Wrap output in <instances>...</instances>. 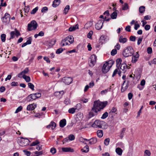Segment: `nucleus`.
<instances>
[{
    "label": "nucleus",
    "instance_id": "obj_57",
    "mask_svg": "<svg viewBox=\"0 0 156 156\" xmlns=\"http://www.w3.org/2000/svg\"><path fill=\"white\" fill-rule=\"evenodd\" d=\"M105 36L104 35H102L100 37L99 39V41H100V42H102L103 43V42L102 41H105Z\"/></svg>",
    "mask_w": 156,
    "mask_h": 156
},
{
    "label": "nucleus",
    "instance_id": "obj_48",
    "mask_svg": "<svg viewBox=\"0 0 156 156\" xmlns=\"http://www.w3.org/2000/svg\"><path fill=\"white\" fill-rule=\"evenodd\" d=\"M63 51V49L61 48L57 49L56 53L57 54H59L61 53Z\"/></svg>",
    "mask_w": 156,
    "mask_h": 156
},
{
    "label": "nucleus",
    "instance_id": "obj_64",
    "mask_svg": "<svg viewBox=\"0 0 156 156\" xmlns=\"http://www.w3.org/2000/svg\"><path fill=\"white\" fill-rule=\"evenodd\" d=\"M136 37L134 36H131L130 37V40L132 41H135L136 40Z\"/></svg>",
    "mask_w": 156,
    "mask_h": 156
},
{
    "label": "nucleus",
    "instance_id": "obj_20",
    "mask_svg": "<svg viewBox=\"0 0 156 156\" xmlns=\"http://www.w3.org/2000/svg\"><path fill=\"white\" fill-rule=\"evenodd\" d=\"M127 39L126 38H123V36H120L119 37V41L121 43L123 44H124L127 41Z\"/></svg>",
    "mask_w": 156,
    "mask_h": 156
},
{
    "label": "nucleus",
    "instance_id": "obj_60",
    "mask_svg": "<svg viewBox=\"0 0 156 156\" xmlns=\"http://www.w3.org/2000/svg\"><path fill=\"white\" fill-rule=\"evenodd\" d=\"M69 141V140L68 137H66L64 138L62 141V142L63 143V144H64V143L68 142Z\"/></svg>",
    "mask_w": 156,
    "mask_h": 156
},
{
    "label": "nucleus",
    "instance_id": "obj_35",
    "mask_svg": "<svg viewBox=\"0 0 156 156\" xmlns=\"http://www.w3.org/2000/svg\"><path fill=\"white\" fill-rule=\"evenodd\" d=\"M1 38L2 42H5L6 39V35L5 34H2L1 36Z\"/></svg>",
    "mask_w": 156,
    "mask_h": 156
},
{
    "label": "nucleus",
    "instance_id": "obj_51",
    "mask_svg": "<svg viewBox=\"0 0 156 156\" xmlns=\"http://www.w3.org/2000/svg\"><path fill=\"white\" fill-rule=\"evenodd\" d=\"M25 76L26 75L23 74V73L21 72L18 74V77L19 78H22V77L23 78L24 76Z\"/></svg>",
    "mask_w": 156,
    "mask_h": 156
},
{
    "label": "nucleus",
    "instance_id": "obj_2",
    "mask_svg": "<svg viewBox=\"0 0 156 156\" xmlns=\"http://www.w3.org/2000/svg\"><path fill=\"white\" fill-rule=\"evenodd\" d=\"M133 48L131 46H128L124 48L122 54L124 57H127L132 56L133 53Z\"/></svg>",
    "mask_w": 156,
    "mask_h": 156
},
{
    "label": "nucleus",
    "instance_id": "obj_43",
    "mask_svg": "<svg viewBox=\"0 0 156 156\" xmlns=\"http://www.w3.org/2000/svg\"><path fill=\"white\" fill-rule=\"evenodd\" d=\"M39 142L38 140H36L35 141L33 142L30 144V146H35L37 145V144H39Z\"/></svg>",
    "mask_w": 156,
    "mask_h": 156
},
{
    "label": "nucleus",
    "instance_id": "obj_31",
    "mask_svg": "<svg viewBox=\"0 0 156 156\" xmlns=\"http://www.w3.org/2000/svg\"><path fill=\"white\" fill-rule=\"evenodd\" d=\"M145 7L143 6H140L139 8V10L140 13H143L145 11Z\"/></svg>",
    "mask_w": 156,
    "mask_h": 156
},
{
    "label": "nucleus",
    "instance_id": "obj_59",
    "mask_svg": "<svg viewBox=\"0 0 156 156\" xmlns=\"http://www.w3.org/2000/svg\"><path fill=\"white\" fill-rule=\"evenodd\" d=\"M29 71V70L28 69V68H26L24 70H23L22 72L23 73V74L25 75V74H27L28 72Z\"/></svg>",
    "mask_w": 156,
    "mask_h": 156
},
{
    "label": "nucleus",
    "instance_id": "obj_53",
    "mask_svg": "<svg viewBox=\"0 0 156 156\" xmlns=\"http://www.w3.org/2000/svg\"><path fill=\"white\" fill-rule=\"evenodd\" d=\"M117 53V50L116 49H113L111 52V55L113 56L115 55Z\"/></svg>",
    "mask_w": 156,
    "mask_h": 156
},
{
    "label": "nucleus",
    "instance_id": "obj_50",
    "mask_svg": "<svg viewBox=\"0 0 156 156\" xmlns=\"http://www.w3.org/2000/svg\"><path fill=\"white\" fill-rule=\"evenodd\" d=\"M50 152L52 154H54L56 152V149L54 147H52L50 149Z\"/></svg>",
    "mask_w": 156,
    "mask_h": 156
},
{
    "label": "nucleus",
    "instance_id": "obj_8",
    "mask_svg": "<svg viewBox=\"0 0 156 156\" xmlns=\"http://www.w3.org/2000/svg\"><path fill=\"white\" fill-rule=\"evenodd\" d=\"M15 31H12L10 33V39L14 38L16 35L17 37L20 35V34L19 30L15 28Z\"/></svg>",
    "mask_w": 156,
    "mask_h": 156
},
{
    "label": "nucleus",
    "instance_id": "obj_52",
    "mask_svg": "<svg viewBox=\"0 0 156 156\" xmlns=\"http://www.w3.org/2000/svg\"><path fill=\"white\" fill-rule=\"evenodd\" d=\"M119 69V68H118L117 69H116L115 70L112 75V76L113 77H114L116 75V74L118 73V70Z\"/></svg>",
    "mask_w": 156,
    "mask_h": 156
},
{
    "label": "nucleus",
    "instance_id": "obj_22",
    "mask_svg": "<svg viewBox=\"0 0 156 156\" xmlns=\"http://www.w3.org/2000/svg\"><path fill=\"white\" fill-rule=\"evenodd\" d=\"M89 140H90L89 143L90 144H95L97 142V138L95 137L92 138L90 139H89Z\"/></svg>",
    "mask_w": 156,
    "mask_h": 156
},
{
    "label": "nucleus",
    "instance_id": "obj_46",
    "mask_svg": "<svg viewBox=\"0 0 156 156\" xmlns=\"http://www.w3.org/2000/svg\"><path fill=\"white\" fill-rule=\"evenodd\" d=\"M64 103L66 105H68L70 104V101L68 98H66L64 101Z\"/></svg>",
    "mask_w": 156,
    "mask_h": 156
},
{
    "label": "nucleus",
    "instance_id": "obj_55",
    "mask_svg": "<svg viewBox=\"0 0 156 156\" xmlns=\"http://www.w3.org/2000/svg\"><path fill=\"white\" fill-rule=\"evenodd\" d=\"M93 34V32L92 31H90L87 35V37L88 38L91 39L92 37V35Z\"/></svg>",
    "mask_w": 156,
    "mask_h": 156
},
{
    "label": "nucleus",
    "instance_id": "obj_23",
    "mask_svg": "<svg viewBox=\"0 0 156 156\" xmlns=\"http://www.w3.org/2000/svg\"><path fill=\"white\" fill-rule=\"evenodd\" d=\"M122 60L120 58H118L116 60V67L117 68H119L120 65L122 64L121 62Z\"/></svg>",
    "mask_w": 156,
    "mask_h": 156
},
{
    "label": "nucleus",
    "instance_id": "obj_38",
    "mask_svg": "<svg viewBox=\"0 0 156 156\" xmlns=\"http://www.w3.org/2000/svg\"><path fill=\"white\" fill-rule=\"evenodd\" d=\"M129 8L128 5L127 3H125L122 7V9L124 10H126Z\"/></svg>",
    "mask_w": 156,
    "mask_h": 156
},
{
    "label": "nucleus",
    "instance_id": "obj_44",
    "mask_svg": "<svg viewBox=\"0 0 156 156\" xmlns=\"http://www.w3.org/2000/svg\"><path fill=\"white\" fill-rule=\"evenodd\" d=\"M23 79L27 82H29L30 81V79L29 76H24Z\"/></svg>",
    "mask_w": 156,
    "mask_h": 156
},
{
    "label": "nucleus",
    "instance_id": "obj_45",
    "mask_svg": "<svg viewBox=\"0 0 156 156\" xmlns=\"http://www.w3.org/2000/svg\"><path fill=\"white\" fill-rule=\"evenodd\" d=\"M31 94H30L29 95L27 98H26V100L28 102H30L31 101H32L33 100L32 98Z\"/></svg>",
    "mask_w": 156,
    "mask_h": 156
},
{
    "label": "nucleus",
    "instance_id": "obj_16",
    "mask_svg": "<svg viewBox=\"0 0 156 156\" xmlns=\"http://www.w3.org/2000/svg\"><path fill=\"white\" fill-rule=\"evenodd\" d=\"M62 150L64 152H73L74 151L73 149L71 147H62Z\"/></svg>",
    "mask_w": 156,
    "mask_h": 156
},
{
    "label": "nucleus",
    "instance_id": "obj_63",
    "mask_svg": "<svg viewBox=\"0 0 156 156\" xmlns=\"http://www.w3.org/2000/svg\"><path fill=\"white\" fill-rule=\"evenodd\" d=\"M35 55H31L30 58L29 59V61L30 62V63L32 62L34 58Z\"/></svg>",
    "mask_w": 156,
    "mask_h": 156
},
{
    "label": "nucleus",
    "instance_id": "obj_17",
    "mask_svg": "<svg viewBox=\"0 0 156 156\" xmlns=\"http://www.w3.org/2000/svg\"><path fill=\"white\" fill-rule=\"evenodd\" d=\"M37 105H35L34 103L30 104L28 105L27 107V110H33L36 107Z\"/></svg>",
    "mask_w": 156,
    "mask_h": 156
},
{
    "label": "nucleus",
    "instance_id": "obj_56",
    "mask_svg": "<svg viewBox=\"0 0 156 156\" xmlns=\"http://www.w3.org/2000/svg\"><path fill=\"white\" fill-rule=\"evenodd\" d=\"M23 152H24L25 154L27 156H30V155L31 152L29 151L24 150L23 151Z\"/></svg>",
    "mask_w": 156,
    "mask_h": 156
},
{
    "label": "nucleus",
    "instance_id": "obj_33",
    "mask_svg": "<svg viewBox=\"0 0 156 156\" xmlns=\"http://www.w3.org/2000/svg\"><path fill=\"white\" fill-rule=\"evenodd\" d=\"M117 15V13L113 12L111 15V17L112 19H115L116 18Z\"/></svg>",
    "mask_w": 156,
    "mask_h": 156
},
{
    "label": "nucleus",
    "instance_id": "obj_10",
    "mask_svg": "<svg viewBox=\"0 0 156 156\" xmlns=\"http://www.w3.org/2000/svg\"><path fill=\"white\" fill-rule=\"evenodd\" d=\"M61 81L66 84L69 85L72 82L73 79L71 77H66L63 78Z\"/></svg>",
    "mask_w": 156,
    "mask_h": 156
},
{
    "label": "nucleus",
    "instance_id": "obj_7",
    "mask_svg": "<svg viewBox=\"0 0 156 156\" xmlns=\"http://www.w3.org/2000/svg\"><path fill=\"white\" fill-rule=\"evenodd\" d=\"M10 15L8 13H5L4 16L2 18V20L3 23L8 24L10 21Z\"/></svg>",
    "mask_w": 156,
    "mask_h": 156
},
{
    "label": "nucleus",
    "instance_id": "obj_19",
    "mask_svg": "<svg viewBox=\"0 0 156 156\" xmlns=\"http://www.w3.org/2000/svg\"><path fill=\"white\" fill-rule=\"evenodd\" d=\"M66 125V120L65 119H63L60 120L59 122V125L60 127L62 128Z\"/></svg>",
    "mask_w": 156,
    "mask_h": 156
},
{
    "label": "nucleus",
    "instance_id": "obj_25",
    "mask_svg": "<svg viewBox=\"0 0 156 156\" xmlns=\"http://www.w3.org/2000/svg\"><path fill=\"white\" fill-rule=\"evenodd\" d=\"M77 29H78V25L76 24L74 26L69 27V30L70 31H73Z\"/></svg>",
    "mask_w": 156,
    "mask_h": 156
},
{
    "label": "nucleus",
    "instance_id": "obj_30",
    "mask_svg": "<svg viewBox=\"0 0 156 156\" xmlns=\"http://www.w3.org/2000/svg\"><path fill=\"white\" fill-rule=\"evenodd\" d=\"M126 130V128H124L122 129L120 134V137L121 139H122L124 135V133Z\"/></svg>",
    "mask_w": 156,
    "mask_h": 156
},
{
    "label": "nucleus",
    "instance_id": "obj_5",
    "mask_svg": "<svg viewBox=\"0 0 156 156\" xmlns=\"http://www.w3.org/2000/svg\"><path fill=\"white\" fill-rule=\"evenodd\" d=\"M37 27V24L35 20L32 21L28 25V30L29 31L34 30L36 29Z\"/></svg>",
    "mask_w": 156,
    "mask_h": 156
},
{
    "label": "nucleus",
    "instance_id": "obj_13",
    "mask_svg": "<svg viewBox=\"0 0 156 156\" xmlns=\"http://www.w3.org/2000/svg\"><path fill=\"white\" fill-rule=\"evenodd\" d=\"M126 81H124V83L121 87V91L122 92H124L128 88L129 84V81H127V82L126 83L125 86V83Z\"/></svg>",
    "mask_w": 156,
    "mask_h": 156
},
{
    "label": "nucleus",
    "instance_id": "obj_3",
    "mask_svg": "<svg viewBox=\"0 0 156 156\" xmlns=\"http://www.w3.org/2000/svg\"><path fill=\"white\" fill-rule=\"evenodd\" d=\"M114 63V62L112 60L109 61L105 63L104 64L102 69L103 73H107L112 67Z\"/></svg>",
    "mask_w": 156,
    "mask_h": 156
},
{
    "label": "nucleus",
    "instance_id": "obj_12",
    "mask_svg": "<svg viewBox=\"0 0 156 156\" xmlns=\"http://www.w3.org/2000/svg\"><path fill=\"white\" fill-rule=\"evenodd\" d=\"M103 23L104 21L102 20H99L96 24V28L98 30L101 29L102 27Z\"/></svg>",
    "mask_w": 156,
    "mask_h": 156
},
{
    "label": "nucleus",
    "instance_id": "obj_4",
    "mask_svg": "<svg viewBox=\"0 0 156 156\" xmlns=\"http://www.w3.org/2000/svg\"><path fill=\"white\" fill-rule=\"evenodd\" d=\"M97 57L95 55H91L89 59V66L91 67H93L96 63Z\"/></svg>",
    "mask_w": 156,
    "mask_h": 156
},
{
    "label": "nucleus",
    "instance_id": "obj_54",
    "mask_svg": "<svg viewBox=\"0 0 156 156\" xmlns=\"http://www.w3.org/2000/svg\"><path fill=\"white\" fill-rule=\"evenodd\" d=\"M32 39L31 37H29L28 38V40L27 41L26 43L27 44H31Z\"/></svg>",
    "mask_w": 156,
    "mask_h": 156
},
{
    "label": "nucleus",
    "instance_id": "obj_36",
    "mask_svg": "<svg viewBox=\"0 0 156 156\" xmlns=\"http://www.w3.org/2000/svg\"><path fill=\"white\" fill-rule=\"evenodd\" d=\"M68 138L69 140L70 141L73 140L75 139V137L72 134H71L69 135Z\"/></svg>",
    "mask_w": 156,
    "mask_h": 156
},
{
    "label": "nucleus",
    "instance_id": "obj_26",
    "mask_svg": "<svg viewBox=\"0 0 156 156\" xmlns=\"http://www.w3.org/2000/svg\"><path fill=\"white\" fill-rule=\"evenodd\" d=\"M66 37L68 39L69 42L70 44H72L73 42L74 41V38L73 36L69 35Z\"/></svg>",
    "mask_w": 156,
    "mask_h": 156
},
{
    "label": "nucleus",
    "instance_id": "obj_39",
    "mask_svg": "<svg viewBox=\"0 0 156 156\" xmlns=\"http://www.w3.org/2000/svg\"><path fill=\"white\" fill-rule=\"evenodd\" d=\"M28 85L29 88H30L32 90H34V86L32 83H28Z\"/></svg>",
    "mask_w": 156,
    "mask_h": 156
},
{
    "label": "nucleus",
    "instance_id": "obj_15",
    "mask_svg": "<svg viewBox=\"0 0 156 156\" xmlns=\"http://www.w3.org/2000/svg\"><path fill=\"white\" fill-rule=\"evenodd\" d=\"M70 44L66 37L64 40H62L61 42V45L62 46L69 45Z\"/></svg>",
    "mask_w": 156,
    "mask_h": 156
},
{
    "label": "nucleus",
    "instance_id": "obj_34",
    "mask_svg": "<svg viewBox=\"0 0 156 156\" xmlns=\"http://www.w3.org/2000/svg\"><path fill=\"white\" fill-rule=\"evenodd\" d=\"M55 42V41L54 39H52L50 41L49 43V45L50 47H51L54 45Z\"/></svg>",
    "mask_w": 156,
    "mask_h": 156
},
{
    "label": "nucleus",
    "instance_id": "obj_28",
    "mask_svg": "<svg viewBox=\"0 0 156 156\" xmlns=\"http://www.w3.org/2000/svg\"><path fill=\"white\" fill-rule=\"evenodd\" d=\"M89 151V147L87 145H86L81 149V151L83 152L87 153Z\"/></svg>",
    "mask_w": 156,
    "mask_h": 156
},
{
    "label": "nucleus",
    "instance_id": "obj_62",
    "mask_svg": "<svg viewBox=\"0 0 156 156\" xmlns=\"http://www.w3.org/2000/svg\"><path fill=\"white\" fill-rule=\"evenodd\" d=\"M48 8L47 7H44L42 8L41 12H42L43 13L45 12L46 11H48Z\"/></svg>",
    "mask_w": 156,
    "mask_h": 156
},
{
    "label": "nucleus",
    "instance_id": "obj_9",
    "mask_svg": "<svg viewBox=\"0 0 156 156\" xmlns=\"http://www.w3.org/2000/svg\"><path fill=\"white\" fill-rule=\"evenodd\" d=\"M29 140L27 138H21V140L20 142V145L22 147H25L29 144Z\"/></svg>",
    "mask_w": 156,
    "mask_h": 156
},
{
    "label": "nucleus",
    "instance_id": "obj_42",
    "mask_svg": "<svg viewBox=\"0 0 156 156\" xmlns=\"http://www.w3.org/2000/svg\"><path fill=\"white\" fill-rule=\"evenodd\" d=\"M76 109L73 108H70L68 110V112L69 113L73 114L75 112Z\"/></svg>",
    "mask_w": 156,
    "mask_h": 156
},
{
    "label": "nucleus",
    "instance_id": "obj_47",
    "mask_svg": "<svg viewBox=\"0 0 156 156\" xmlns=\"http://www.w3.org/2000/svg\"><path fill=\"white\" fill-rule=\"evenodd\" d=\"M38 7H37L34 9H33L31 12V13L32 14H34L38 9Z\"/></svg>",
    "mask_w": 156,
    "mask_h": 156
},
{
    "label": "nucleus",
    "instance_id": "obj_32",
    "mask_svg": "<svg viewBox=\"0 0 156 156\" xmlns=\"http://www.w3.org/2000/svg\"><path fill=\"white\" fill-rule=\"evenodd\" d=\"M70 9V6L69 5H67L66 7H65V9H64V13L65 14H66L68 12L69 10Z\"/></svg>",
    "mask_w": 156,
    "mask_h": 156
},
{
    "label": "nucleus",
    "instance_id": "obj_24",
    "mask_svg": "<svg viewBox=\"0 0 156 156\" xmlns=\"http://www.w3.org/2000/svg\"><path fill=\"white\" fill-rule=\"evenodd\" d=\"M115 152L118 155H121L122 154L123 151L120 148L118 147L116 149Z\"/></svg>",
    "mask_w": 156,
    "mask_h": 156
},
{
    "label": "nucleus",
    "instance_id": "obj_18",
    "mask_svg": "<svg viewBox=\"0 0 156 156\" xmlns=\"http://www.w3.org/2000/svg\"><path fill=\"white\" fill-rule=\"evenodd\" d=\"M119 68H120V69H121L123 72H125L126 71V69H127V66L125 62L122 63Z\"/></svg>",
    "mask_w": 156,
    "mask_h": 156
},
{
    "label": "nucleus",
    "instance_id": "obj_37",
    "mask_svg": "<svg viewBox=\"0 0 156 156\" xmlns=\"http://www.w3.org/2000/svg\"><path fill=\"white\" fill-rule=\"evenodd\" d=\"M110 142V139L109 138H107L104 140V143L105 145L108 146Z\"/></svg>",
    "mask_w": 156,
    "mask_h": 156
},
{
    "label": "nucleus",
    "instance_id": "obj_14",
    "mask_svg": "<svg viewBox=\"0 0 156 156\" xmlns=\"http://www.w3.org/2000/svg\"><path fill=\"white\" fill-rule=\"evenodd\" d=\"M32 98L33 100H35L37 98H40L41 97V94L40 93H36L31 94Z\"/></svg>",
    "mask_w": 156,
    "mask_h": 156
},
{
    "label": "nucleus",
    "instance_id": "obj_49",
    "mask_svg": "<svg viewBox=\"0 0 156 156\" xmlns=\"http://www.w3.org/2000/svg\"><path fill=\"white\" fill-rule=\"evenodd\" d=\"M22 107L21 106H20L16 110L15 113H17L20 111L22 110Z\"/></svg>",
    "mask_w": 156,
    "mask_h": 156
},
{
    "label": "nucleus",
    "instance_id": "obj_41",
    "mask_svg": "<svg viewBox=\"0 0 156 156\" xmlns=\"http://www.w3.org/2000/svg\"><path fill=\"white\" fill-rule=\"evenodd\" d=\"M50 125L51 126V129H55V128L56 126V123L53 122H51L50 123Z\"/></svg>",
    "mask_w": 156,
    "mask_h": 156
},
{
    "label": "nucleus",
    "instance_id": "obj_40",
    "mask_svg": "<svg viewBox=\"0 0 156 156\" xmlns=\"http://www.w3.org/2000/svg\"><path fill=\"white\" fill-rule=\"evenodd\" d=\"M108 115V113L107 112H105L101 117V119H104L106 118Z\"/></svg>",
    "mask_w": 156,
    "mask_h": 156
},
{
    "label": "nucleus",
    "instance_id": "obj_29",
    "mask_svg": "<svg viewBox=\"0 0 156 156\" xmlns=\"http://www.w3.org/2000/svg\"><path fill=\"white\" fill-rule=\"evenodd\" d=\"M98 136L100 137H101L103 136V132L102 130H98L97 131Z\"/></svg>",
    "mask_w": 156,
    "mask_h": 156
},
{
    "label": "nucleus",
    "instance_id": "obj_21",
    "mask_svg": "<svg viewBox=\"0 0 156 156\" xmlns=\"http://www.w3.org/2000/svg\"><path fill=\"white\" fill-rule=\"evenodd\" d=\"M60 3V0H55L53 2L52 6L54 7H56L59 5Z\"/></svg>",
    "mask_w": 156,
    "mask_h": 156
},
{
    "label": "nucleus",
    "instance_id": "obj_58",
    "mask_svg": "<svg viewBox=\"0 0 156 156\" xmlns=\"http://www.w3.org/2000/svg\"><path fill=\"white\" fill-rule=\"evenodd\" d=\"M140 25L138 23H137V22L136 21V22L135 24V30H137L138 28H139L140 27Z\"/></svg>",
    "mask_w": 156,
    "mask_h": 156
},
{
    "label": "nucleus",
    "instance_id": "obj_27",
    "mask_svg": "<svg viewBox=\"0 0 156 156\" xmlns=\"http://www.w3.org/2000/svg\"><path fill=\"white\" fill-rule=\"evenodd\" d=\"M93 23L91 22H88L85 24L84 27V28H86L87 29H88V28L91 27Z\"/></svg>",
    "mask_w": 156,
    "mask_h": 156
},
{
    "label": "nucleus",
    "instance_id": "obj_6",
    "mask_svg": "<svg viewBox=\"0 0 156 156\" xmlns=\"http://www.w3.org/2000/svg\"><path fill=\"white\" fill-rule=\"evenodd\" d=\"M105 123V122L104 121L96 120L92 125L91 126L94 128H102V126Z\"/></svg>",
    "mask_w": 156,
    "mask_h": 156
},
{
    "label": "nucleus",
    "instance_id": "obj_11",
    "mask_svg": "<svg viewBox=\"0 0 156 156\" xmlns=\"http://www.w3.org/2000/svg\"><path fill=\"white\" fill-rule=\"evenodd\" d=\"M132 55V62L133 63H135L138 59L139 56L138 52H137L135 53H133Z\"/></svg>",
    "mask_w": 156,
    "mask_h": 156
},
{
    "label": "nucleus",
    "instance_id": "obj_61",
    "mask_svg": "<svg viewBox=\"0 0 156 156\" xmlns=\"http://www.w3.org/2000/svg\"><path fill=\"white\" fill-rule=\"evenodd\" d=\"M117 111L116 108L115 107H113L111 109V110L110 111V112H109V113H115V112Z\"/></svg>",
    "mask_w": 156,
    "mask_h": 156
},
{
    "label": "nucleus",
    "instance_id": "obj_1",
    "mask_svg": "<svg viewBox=\"0 0 156 156\" xmlns=\"http://www.w3.org/2000/svg\"><path fill=\"white\" fill-rule=\"evenodd\" d=\"M107 102H101L99 101H95L94 102L93 107L91 111L89 113L90 118L93 117L97 114L98 112L103 109L106 105Z\"/></svg>",
    "mask_w": 156,
    "mask_h": 156
}]
</instances>
